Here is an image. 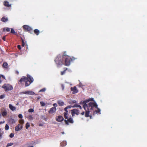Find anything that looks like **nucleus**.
Masks as SVG:
<instances>
[{"instance_id":"obj_29","label":"nucleus","mask_w":147,"mask_h":147,"mask_svg":"<svg viewBox=\"0 0 147 147\" xmlns=\"http://www.w3.org/2000/svg\"><path fill=\"white\" fill-rule=\"evenodd\" d=\"M30 126V124L28 123H27L26 124V129H27L28 128V127H29Z\"/></svg>"},{"instance_id":"obj_41","label":"nucleus","mask_w":147,"mask_h":147,"mask_svg":"<svg viewBox=\"0 0 147 147\" xmlns=\"http://www.w3.org/2000/svg\"><path fill=\"white\" fill-rule=\"evenodd\" d=\"M20 123H24V120H20Z\"/></svg>"},{"instance_id":"obj_55","label":"nucleus","mask_w":147,"mask_h":147,"mask_svg":"<svg viewBox=\"0 0 147 147\" xmlns=\"http://www.w3.org/2000/svg\"><path fill=\"white\" fill-rule=\"evenodd\" d=\"M62 134H65V133L64 132H62Z\"/></svg>"},{"instance_id":"obj_34","label":"nucleus","mask_w":147,"mask_h":147,"mask_svg":"<svg viewBox=\"0 0 147 147\" xmlns=\"http://www.w3.org/2000/svg\"><path fill=\"white\" fill-rule=\"evenodd\" d=\"M28 111L29 113L33 112L34 111V110L33 109H30L28 110Z\"/></svg>"},{"instance_id":"obj_39","label":"nucleus","mask_w":147,"mask_h":147,"mask_svg":"<svg viewBox=\"0 0 147 147\" xmlns=\"http://www.w3.org/2000/svg\"><path fill=\"white\" fill-rule=\"evenodd\" d=\"M5 97V96L4 94L0 95V99H3Z\"/></svg>"},{"instance_id":"obj_40","label":"nucleus","mask_w":147,"mask_h":147,"mask_svg":"<svg viewBox=\"0 0 147 147\" xmlns=\"http://www.w3.org/2000/svg\"><path fill=\"white\" fill-rule=\"evenodd\" d=\"M14 136V134H13V133H11L10 135H9V137L11 138H12Z\"/></svg>"},{"instance_id":"obj_48","label":"nucleus","mask_w":147,"mask_h":147,"mask_svg":"<svg viewBox=\"0 0 147 147\" xmlns=\"http://www.w3.org/2000/svg\"><path fill=\"white\" fill-rule=\"evenodd\" d=\"M57 121L58 122H61L62 121H63V120H57Z\"/></svg>"},{"instance_id":"obj_37","label":"nucleus","mask_w":147,"mask_h":147,"mask_svg":"<svg viewBox=\"0 0 147 147\" xmlns=\"http://www.w3.org/2000/svg\"><path fill=\"white\" fill-rule=\"evenodd\" d=\"M13 144V143H8L7 145L6 146V147H8L9 146H11Z\"/></svg>"},{"instance_id":"obj_22","label":"nucleus","mask_w":147,"mask_h":147,"mask_svg":"<svg viewBox=\"0 0 147 147\" xmlns=\"http://www.w3.org/2000/svg\"><path fill=\"white\" fill-rule=\"evenodd\" d=\"M76 100H71L69 101L68 102L70 104H73L74 103H76Z\"/></svg>"},{"instance_id":"obj_24","label":"nucleus","mask_w":147,"mask_h":147,"mask_svg":"<svg viewBox=\"0 0 147 147\" xmlns=\"http://www.w3.org/2000/svg\"><path fill=\"white\" fill-rule=\"evenodd\" d=\"M72 107V106H71V105L67 106V107H65L64 109V111H68L67 110V109H68L71 108Z\"/></svg>"},{"instance_id":"obj_45","label":"nucleus","mask_w":147,"mask_h":147,"mask_svg":"<svg viewBox=\"0 0 147 147\" xmlns=\"http://www.w3.org/2000/svg\"><path fill=\"white\" fill-rule=\"evenodd\" d=\"M53 105L54 107H56L57 106V105L56 103H54L53 104Z\"/></svg>"},{"instance_id":"obj_20","label":"nucleus","mask_w":147,"mask_h":147,"mask_svg":"<svg viewBox=\"0 0 147 147\" xmlns=\"http://www.w3.org/2000/svg\"><path fill=\"white\" fill-rule=\"evenodd\" d=\"M1 20L3 22H6L8 21V18H7L3 17L1 18Z\"/></svg>"},{"instance_id":"obj_26","label":"nucleus","mask_w":147,"mask_h":147,"mask_svg":"<svg viewBox=\"0 0 147 147\" xmlns=\"http://www.w3.org/2000/svg\"><path fill=\"white\" fill-rule=\"evenodd\" d=\"M10 29L9 28H7L6 29L5 28H4L3 29V32H5L6 31L7 32H9L10 31Z\"/></svg>"},{"instance_id":"obj_42","label":"nucleus","mask_w":147,"mask_h":147,"mask_svg":"<svg viewBox=\"0 0 147 147\" xmlns=\"http://www.w3.org/2000/svg\"><path fill=\"white\" fill-rule=\"evenodd\" d=\"M17 47L19 49H21V46L20 45H18L17 46Z\"/></svg>"},{"instance_id":"obj_10","label":"nucleus","mask_w":147,"mask_h":147,"mask_svg":"<svg viewBox=\"0 0 147 147\" xmlns=\"http://www.w3.org/2000/svg\"><path fill=\"white\" fill-rule=\"evenodd\" d=\"M22 128V125L21 124H18V126L15 127V130L16 131L20 130Z\"/></svg>"},{"instance_id":"obj_56","label":"nucleus","mask_w":147,"mask_h":147,"mask_svg":"<svg viewBox=\"0 0 147 147\" xmlns=\"http://www.w3.org/2000/svg\"><path fill=\"white\" fill-rule=\"evenodd\" d=\"M34 147L33 146H29V147Z\"/></svg>"},{"instance_id":"obj_46","label":"nucleus","mask_w":147,"mask_h":147,"mask_svg":"<svg viewBox=\"0 0 147 147\" xmlns=\"http://www.w3.org/2000/svg\"><path fill=\"white\" fill-rule=\"evenodd\" d=\"M79 86L80 87H82L83 86V85L81 83H80L79 84Z\"/></svg>"},{"instance_id":"obj_50","label":"nucleus","mask_w":147,"mask_h":147,"mask_svg":"<svg viewBox=\"0 0 147 147\" xmlns=\"http://www.w3.org/2000/svg\"><path fill=\"white\" fill-rule=\"evenodd\" d=\"M90 100L92 101L93 100V98H90Z\"/></svg>"},{"instance_id":"obj_33","label":"nucleus","mask_w":147,"mask_h":147,"mask_svg":"<svg viewBox=\"0 0 147 147\" xmlns=\"http://www.w3.org/2000/svg\"><path fill=\"white\" fill-rule=\"evenodd\" d=\"M9 126L7 124L6 125L5 127V129L6 130H8L9 129Z\"/></svg>"},{"instance_id":"obj_16","label":"nucleus","mask_w":147,"mask_h":147,"mask_svg":"<svg viewBox=\"0 0 147 147\" xmlns=\"http://www.w3.org/2000/svg\"><path fill=\"white\" fill-rule=\"evenodd\" d=\"M65 122L66 125H68L69 123H73L74 122L73 120H64Z\"/></svg>"},{"instance_id":"obj_47","label":"nucleus","mask_w":147,"mask_h":147,"mask_svg":"<svg viewBox=\"0 0 147 147\" xmlns=\"http://www.w3.org/2000/svg\"><path fill=\"white\" fill-rule=\"evenodd\" d=\"M41 98V97L40 96H39L37 98V100H39Z\"/></svg>"},{"instance_id":"obj_6","label":"nucleus","mask_w":147,"mask_h":147,"mask_svg":"<svg viewBox=\"0 0 147 147\" xmlns=\"http://www.w3.org/2000/svg\"><path fill=\"white\" fill-rule=\"evenodd\" d=\"M5 91L11 90L13 89L12 86L9 84H4L2 87Z\"/></svg>"},{"instance_id":"obj_28","label":"nucleus","mask_w":147,"mask_h":147,"mask_svg":"<svg viewBox=\"0 0 147 147\" xmlns=\"http://www.w3.org/2000/svg\"><path fill=\"white\" fill-rule=\"evenodd\" d=\"M21 39L22 40V46L23 47H24L25 45L24 40L22 38H21Z\"/></svg>"},{"instance_id":"obj_44","label":"nucleus","mask_w":147,"mask_h":147,"mask_svg":"<svg viewBox=\"0 0 147 147\" xmlns=\"http://www.w3.org/2000/svg\"><path fill=\"white\" fill-rule=\"evenodd\" d=\"M1 77L3 78L4 79H5V77L2 75H1Z\"/></svg>"},{"instance_id":"obj_57","label":"nucleus","mask_w":147,"mask_h":147,"mask_svg":"<svg viewBox=\"0 0 147 147\" xmlns=\"http://www.w3.org/2000/svg\"><path fill=\"white\" fill-rule=\"evenodd\" d=\"M16 105H18V103H17L16 104Z\"/></svg>"},{"instance_id":"obj_2","label":"nucleus","mask_w":147,"mask_h":147,"mask_svg":"<svg viewBox=\"0 0 147 147\" xmlns=\"http://www.w3.org/2000/svg\"><path fill=\"white\" fill-rule=\"evenodd\" d=\"M54 61L57 67L61 66L64 64L63 53L62 55L60 54L58 55L54 60Z\"/></svg>"},{"instance_id":"obj_30","label":"nucleus","mask_w":147,"mask_h":147,"mask_svg":"<svg viewBox=\"0 0 147 147\" xmlns=\"http://www.w3.org/2000/svg\"><path fill=\"white\" fill-rule=\"evenodd\" d=\"M40 103L41 105L43 107L45 105V104L42 101H41Z\"/></svg>"},{"instance_id":"obj_14","label":"nucleus","mask_w":147,"mask_h":147,"mask_svg":"<svg viewBox=\"0 0 147 147\" xmlns=\"http://www.w3.org/2000/svg\"><path fill=\"white\" fill-rule=\"evenodd\" d=\"M2 115L4 117L7 115V111L5 110H4L3 111L1 112Z\"/></svg>"},{"instance_id":"obj_4","label":"nucleus","mask_w":147,"mask_h":147,"mask_svg":"<svg viewBox=\"0 0 147 147\" xmlns=\"http://www.w3.org/2000/svg\"><path fill=\"white\" fill-rule=\"evenodd\" d=\"M97 106L98 105L95 102H90L89 103L88 106L86 103L84 104L83 107L85 110L86 109V108H87V109L89 110V109H92L94 107H95V108H97Z\"/></svg>"},{"instance_id":"obj_52","label":"nucleus","mask_w":147,"mask_h":147,"mask_svg":"<svg viewBox=\"0 0 147 147\" xmlns=\"http://www.w3.org/2000/svg\"><path fill=\"white\" fill-rule=\"evenodd\" d=\"M29 117L30 118H32V117L31 115H30V116H29Z\"/></svg>"},{"instance_id":"obj_19","label":"nucleus","mask_w":147,"mask_h":147,"mask_svg":"<svg viewBox=\"0 0 147 147\" xmlns=\"http://www.w3.org/2000/svg\"><path fill=\"white\" fill-rule=\"evenodd\" d=\"M72 107H78L80 109H82L80 105H78L77 104L74 105L73 106H72Z\"/></svg>"},{"instance_id":"obj_31","label":"nucleus","mask_w":147,"mask_h":147,"mask_svg":"<svg viewBox=\"0 0 147 147\" xmlns=\"http://www.w3.org/2000/svg\"><path fill=\"white\" fill-rule=\"evenodd\" d=\"M96 108L97 109V110L96 111V113H100V109L98 108V107H97V108Z\"/></svg>"},{"instance_id":"obj_35","label":"nucleus","mask_w":147,"mask_h":147,"mask_svg":"<svg viewBox=\"0 0 147 147\" xmlns=\"http://www.w3.org/2000/svg\"><path fill=\"white\" fill-rule=\"evenodd\" d=\"M18 117L20 119H22L23 118V116L21 114H20L18 115Z\"/></svg>"},{"instance_id":"obj_18","label":"nucleus","mask_w":147,"mask_h":147,"mask_svg":"<svg viewBox=\"0 0 147 147\" xmlns=\"http://www.w3.org/2000/svg\"><path fill=\"white\" fill-rule=\"evenodd\" d=\"M34 33L37 35H38L40 33V31L38 29H35L34 30Z\"/></svg>"},{"instance_id":"obj_12","label":"nucleus","mask_w":147,"mask_h":147,"mask_svg":"<svg viewBox=\"0 0 147 147\" xmlns=\"http://www.w3.org/2000/svg\"><path fill=\"white\" fill-rule=\"evenodd\" d=\"M3 5L5 6L8 7H10L11 6V5L9 4V2L7 1H4Z\"/></svg>"},{"instance_id":"obj_43","label":"nucleus","mask_w":147,"mask_h":147,"mask_svg":"<svg viewBox=\"0 0 147 147\" xmlns=\"http://www.w3.org/2000/svg\"><path fill=\"white\" fill-rule=\"evenodd\" d=\"M5 37H6V36H3V37L2 38L3 40L4 41H5Z\"/></svg>"},{"instance_id":"obj_5","label":"nucleus","mask_w":147,"mask_h":147,"mask_svg":"<svg viewBox=\"0 0 147 147\" xmlns=\"http://www.w3.org/2000/svg\"><path fill=\"white\" fill-rule=\"evenodd\" d=\"M65 111L63 113L64 118L67 119H73V118L71 115L70 112L67 111Z\"/></svg>"},{"instance_id":"obj_38","label":"nucleus","mask_w":147,"mask_h":147,"mask_svg":"<svg viewBox=\"0 0 147 147\" xmlns=\"http://www.w3.org/2000/svg\"><path fill=\"white\" fill-rule=\"evenodd\" d=\"M11 33H13V34H14L15 33V32L14 30L12 28L11 29Z\"/></svg>"},{"instance_id":"obj_53","label":"nucleus","mask_w":147,"mask_h":147,"mask_svg":"<svg viewBox=\"0 0 147 147\" xmlns=\"http://www.w3.org/2000/svg\"><path fill=\"white\" fill-rule=\"evenodd\" d=\"M2 134H0V137H1Z\"/></svg>"},{"instance_id":"obj_23","label":"nucleus","mask_w":147,"mask_h":147,"mask_svg":"<svg viewBox=\"0 0 147 147\" xmlns=\"http://www.w3.org/2000/svg\"><path fill=\"white\" fill-rule=\"evenodd\" d=\"M67 69V68H64V70L63 71H62L61 72V75H63L64 74H65V71Z\"/></svg>"},{"instance_id":"obj_17","label":"nucleus","mask_w":147,"mask_h":147,"mask_svg":"<svg viewBox=\"0 0 147 147\" xmlns=\"http://www.w3.org/2000/svg\"><path fill=\"white\" fill-rule=\"evenodd\" d=\"M59 106H62L64 105V102L62 101L59 100L57 102Z\"/></svg>"},{"instance_id":"obj_54","label":"nucleus","mask_w":147,"mask_h":147,"mask_svg":"<svg viewBox=\"0 0 147 147\" xmlns=\"http://www.w3.org/2000/svg\"><path fill=\"white\" fill-rule=\"evenodd\" d=\"M4 122H5V121H3V122H0V124H1V123H4Z\"/></svg>"},{"instance_id":"obj_51","label":"nucleus","mask_w":147,"mask_h":147,"mask_svg":"<svg viewBox=\"0 0 147 147\" xmlns=\"http://www.w3.org/2000/svg\"><path fill=\"white\" fill-rule=\"evenodd\" d=\"M16 73H17L18 74H19V73L18 71H16Z\"/></svg>"},{"instance_id":"obj_15","label":"nucleus","mask_w":147,"mask_h":147,"mask_svg":"<svg viewBox=\"0 0 147 147\" xmlns=\"http://www.w3.org/2000/svg\"><path fill=\"white\" fill-rule=\"evenodd\" d=\"M71 89L74 92V93H77L78 92V90L76 87H74V88L71 87Z\"/></svg>"},{"instance_id":"obj_13","label":"nucleus","mask_w":147,"mask_h":147,"mask_svg":"<svg viewBox=\"0 0 147 147\" xmlns=\"http://www.w3.org/2000/svg\"><path fill=\"white\" fill-rule=\"evenodd\" d=\"M9 107L11 110L12 111H15L16 110V108L15 107L13 106L11 104H9Z\"/></svg>"},{"instance_id":"obj_49","label":"nucleus","mask_w":147,"mask_h":147,"mask_svg":"<svg viewBox=\"0 0 147 147\" xmlns=\"http://www.w3.org/2000/svg\"><path fill=\"white\" fill-rule=\"evenodd\" d=\"M81 115H84V112H83L82 113H81Z\"/></svg>"},{"instance_id":"obj_36","label":"nucleus","mask_w":147,"mask_h":147,"mask_svg":"<svg viewBox=\"0 0 147 147\" xmlns=\"http://www.w3.org/2000/svg\"><path fill=\"white\" fill-rule=\"evenodd\" d=\"M45 123H44V122H42V123H40L39 124H38V125L39 126H43L44 124Z\"/></svg>"},{"instance_id":"obj_1","label":"nucleus","mask_w":147,"mask_h":147,"mask_svg":"<svg viewBox=\"0 0 147 147\" xmlns=\"http://www.w3.org/2000/svg\"><path fill=\"white\" fill-rule=\"evenodd\" d=\"M27 77L23 76L20 80L19 82L22 83V82H25V86L27 87L29 86L34 81V79L33 77L30 75L28 74Z\"/></svg>"},{"instance_id":"obj_3","label":"nucleus","mask_w":147,"mask_h":147,"mask_svg":"<svg viewBox=\"0 0 147 147\" xmlns=\"http://www.w3.org/2000/svg\"><path fill=\"white\" fill-rule=\"evenodd\" d=\"M63 58L65 65L66 66L69 65L72 59L69 56L67 55L66 51L63 52Z\"/></svg>"},{"instance_id":"obj_8","label":"nucleus","mask_w":147,"mask_h":147,"mask_svg":"<svg viewBox=\"0 0 147 147\" xmlns=\"http://www.w3.org/2000/svg\"><path fill=\"white\" fill-rule=\"evenodd\" d=\"M23 28L24 29L27 31L30 32V33L31 34L32 33L31 32L32 31L33 29L31 27L29 26L28 25H24L23 26Z\"/></svg>"},{"instance_id":"obj_21","label":"nucleus","mask_w":147,"mask_h":147,"mask_svg":"<svg viewBox=\"0 0 147 147\" xmlns=\"http://www.w3.org/2000/svg\"><path fill=\"white\" fill-rule=\"evenodd\" d=\"M8 66V64L6 62H4L3 63L2 67L4 68H7Z\"/></svg>"},{"instance_id":"obj_25","label":"nucleus","mask_w":147,"mask_h":147,"mask_svg":"<svg viewBox=\"0 0 147 147\" xmlns=\"http://www.w3.org/2000/svg\"><path fill=\"white\" fill-rule=\"evenodd\" d=\"M56 119H64L62 116L59 115L58 116L57 118L56 117Z\"/></svg>"},{"instance_id":"obj_7","label":"nucleus","mask_w":147,"mask_h":147,"mask_svg":"<svg viewBox=\"0 0 147 147\" xmlns=\"http://www.w3.org/2000/svg\"><path fill=\"white\" fill-rule=\"evenodd\" d=\"M71 115L73 118L75 115H78L80 113L79 111L77 109H74L70 110Z\"/></svg>"},{"instance_id":"obj_9","label":"nucleus","mask_w":147,"mask_h":147,"mask_svg":"<svg viewBox=\"0 0 147 147\" xmlns=\"http://www.w3.org/2000/svg\"><path fill=\"white\" fill-rule=\"evenodd\" d=\"M20 94H26L29 95H34L35 94V93L32 91H27L25 92H20Z\"/></svg>"},{"instance_id":"obj_27","label":"nucleus","mask_w":147,"mask_h":147,"mask_svg":"<svg viewBox=\"0 0 147 147\" xmlns=\"http://www.w3.org/2000/svg\"><path fill=\"white\" fill-rule=\"evenodd\" d=\"M89 111H86L85 116L86 117H89Z\"/></svg>"},{"instance_id":"obj_11","label":"nucleus","mask_w":147,"mask_h":147,"mask_svg":"<svg viewBox=\"0 0 147 147\" xmlns=\"http://www.w3.org/2000/svg\"><path fill=\"white\" fill-rule=\"evenodd\" d=\"M56 111V108L55 107H52L50 109L49 111V113H52L55 112Z\"/></svg>"},{"instance_id":"obj_32","label":"nucleus","mask_w":147,"mask_h":147,"mask_svg":"<svg viewBox=\"0 0 147 147\" xmlns=\"http://www.w3.org/2000/svg\"><path fill=\"white\" fill-rule=\"evenodd\" d=\"M46 90V89L45 88H44L42 89H41L39 91V92H45Z\"/></svg>"}]
</instances>
